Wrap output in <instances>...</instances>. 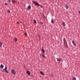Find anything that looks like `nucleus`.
<instances>
[{
    "mask_svg": "<svg viewBox=\"0 0 80 80\" xmlns=\"http://www.w3.org/2000/svg\"><path fill=\"white\" fill-rule=\"evenodd\" d=\"M40 73L41 74V75H45V74L43 73V72L42 71L40 72Z\"/></svg>",
    "mask_w": 80,
    "mask_h": 80,
    "instance_id": "obj_10",
    "label": "nucleus"
},
{
    "mask_svg": "<svg viewBox=\"0 0 80 80\" xmlns=\"http://www.w3.org/2000/svg\"><path fill=\"white\" fill-rule=\"evenodd\" d=\"M51 23H54V21L53 20V19H52L51 20Z\"/></svg>",
    "mask_w": 80,
    "mask_h": 80,
    "instance_id": "obj_15",
    "label": "nucleus"
},
{
    "mask_svg": "<svg viewBox=\"0 0 80 80\" xmlns=\"http://www.w3.org/2000/svg\"><path fill=\"white\" fill-rule=\"evenodd\" d=\"M63 44H64V46H65V41L66 42H67V41H66V39H65V38L64 37L63 38Z\"/></svg>",
    "mask_w": 80,
    "mask_h": 80,
    "instance_id": "obj_4",
    "label": "nucleus"
},
{
    "mask_svg": "<svg viewBox=\"0 0 80 80\" xmlns=\"http://www.w3.org/2000/svg\"><path fill=\"white\" fill-rule=\"evenodd\" d=\"M5 72H6V73H8V71H7V70H6L5 71Z\"/></svg>",
    "mask_w": 80,
    "mask_h": 80,
    "instance_id": "obj_22",
    "label": "nucleus"
},
{
    "mask_svg": "<svg viewBox=\"0 0 80 80\" xmlns=\"http://www.w3.org/2000/svg\"><path fill=\"white\" fill-rule=\"evenodd\" d=\"M40 57H41V56H42V55H41V54H40Z\"/></svg>",
    "mask_w": 80,
    "mask_h": 80,
    "instance_id": "obj_31",
    "label": "nucleus"
},
{
    "mask_svg": "<svg viewBox=\"0 0 80 80\" xmlns=\"http://www.w3.org/2000/svg\"><path fill=\"white\" fill-rule=\"evenodd\" d=\"M2 43L0 42V46L2 47Z\"/></svg>",
    "mask_w": 80,
    "mask_h": 80,
    "instance_id": "obj_19",
    "label": "nucleus"
},
{
    "mask_svg": "<svg viewBox=\"0 0 80 80\" xmlns=\"http://www.w3.org/2000/svg\"><path fill=\"white\" fill-rule=\"evenodd\" d=\"M5 5H8V3H7V2H5Z\"/></svg>",
    "mask_w": 80,
    "mask_h": 80,
    "instance_id": "obj_24",
    "label": "nucleus"
},
{
    "mask_svg": "<svg viewBox=\"0 0 80 80\" xmlns=\"http://www.w3.org/2000/svg\"><path fill=\"white\" fill-rule=\"evenodd\" d=\"M43 18H44H44H45V16H43Z\"/></svg>",
    "mask_w": 80,
    "mask_h": 80,
    "instance_id": "obj_30",
    "label": "nucleus"
},
{
    "mask_svg": "<svg viewBox=\"0 0 80 80\" xmlns=\"http://www.w3.org/2000/svg\"><path fill=\"white\" fill-rule=\"evenodd\" d=\"M14 40H15V42H17V40H18V39H17V38H15Z\"/></svg>",
    "mask_w": 80,
    "mask_h": 80,
    "instance_id": "obj_18",
    "label": "nucleus"
},
{
    "mask_svg": "<svg viewBox=\"0 0 80 80\" xmlns=\"http://www.w3.org/2000/svg\"><path fill=\"white\" fill-rule=\"evenodd\" d=\"M72 43H73V45H74L75 46H76V43H75V42L73 41H72Z\"/></svg>",
    "mask_w": 80,
    "mask_h": 80,
    "instance_id": "obj_8",
    "label": "nucleus"
},
{
    "mask_svg": "<svg viewBox=\"0 0 80 80\" xmlns=\"http://www.w3.org/2000/svg\"><path fill=\"white\" fill-rule=\"evenodd\" d=\"M34 22L35 23H37V21H36L34 19Z\"/></svg>",
    "mask_w": 80,
    "mask_h": 80,
    "instance_id": "obj_21",
    "label": "nucleus"
},
{
    "mask_svg": "<svg viewBox=\"0 0 80 80\" xmlns=\"http://www.w3.org/2000/svg\"><path fill=\"white\" fill-rule=\"evenodd\" d=\"M42 56L44 58H46V57H45V54H44L43 53L42 54Z\"/></svg>",
    "mask_w": 80,
    "mask_h": 80,
    "instance_id": "obj_14",
    "label": "nucleus"
},
{
    "mask_svg": "<svg viewBox=\"0 0 80 80\" xmlns=\"http://www.w3.org/2000/svg\"><path fill=\"white\" fill-rule=\"evenodd\" d=\"M57 61H59L60 62H61V59L60 58H59L58 59Z\"/></svg>",
    "mask_w": 80,
    "mask_h": 80,
    "instance_id": "obj_17",
    "label": "nucleus"
},
{
    "mask_svg": "<svg viewBox=\"0 0 80 80\" xmlns=\"http://www.w3.org/2000/svg\"><path fill=\"white\" fill-rule=\"evenodd\" d=\"M79 15H80V11H79Z\"/></svg>",
    "mask_w": 80,
    "mask_h": 80,
    "instance_id": "obj_28",
    "label": "nucleus"
},
{
    "mask_svg": "<svg viewBox=\"0 0 80 80\" xmlns=\"http://www.w3.org/2000/svg\"><path fill=\"white\" fill-rule=\"evenodd\" d=\"M8 2H9V3H10V0H9Z\"/></svg>",
    "mask_w": 80,
    "mask_h": 80,
    "instance_id": "obj_29",
    "label": "nucleus"
},
{
    "mask_svg": "<svg viewBox=\"0 0 80 80\" xmlns=\"http://www.w3.org/2000/svg\"><path fill=\"white\" fill-rule=\"evenodd\" d=\"M17 23L18 25V24H20V22H17Z\"/></svg>",
    "mask_w": 80,
    "mask_h": 80,
    "instance_id": "obj_27",
    "label": "nucleus"
},
{
    "mask_svg": "<svg viewBox=\"0 0 80 80\" xmlns=\"http://www.w3.org/2000/svg\"><path fill=\"white\" fill-rule=\"evenodd\" d=\"M7 70V67H5L4 69H2V72H5V71Z\"/></svg>",
    "mask_w": 80,
    "mask_h": 80,
    "instance_id": "obj_3",
    "label": "nucleus"
},
{
    "mask_svg": "<svg viewBox=\"0 0 80 80\" xmlns=\"http://www.w3.org/2000/svg\"><path fill=\"white\" fill-rule=\"evenodd\" d=\"M27 73L28 75H30V72L29 71H27Z\"/></svg>",
    "mask_w": 80,
    "mask_h": 80,
    "instance_id": "obj_6",
    "label": "nucleus"
},
{
    "mask_svg": "<svg viewBox=\"0 0 80 80\" xmlns=\"http://www.w3.org/2000/svg\"><path fill=\"white\" fill-rule=\"evenodd\" d=\"M52 75H53L52 74Z\"/></svg>",
    "mask_w": 80,
    "mask_h": 80,
    "instance_id": "obj_32",
    "label": "nucleus"
},
{
    "mask_svg": "<svg viewBox=\"0 0 80 80\" xmlns=\"http://www.w3.org/2000/svg\"><path fill=\"white\" fill-rule=\"evenodd\" d=\"M40 23L41 24V25H43V22H40Z\"/></svg>",
    "mask_w": 80,
    "mask_h": 80,
    "instance_id": "obj_26",
    "label": "nucleus"
},
{
    "mask_svg": "<svg viewBox=\"0 0 80 80\" xmlns=\"http://www.w3.org/2000/svg\"><path fill=\"white\" fill-rule=\"evenodd\" d=\"M0 68H3L4 67V66H3V65L2 64H1L0 66Z\"/></svg>",
    "mask_w": 80,
    "mask_h": 80,
    "instance_id": "obj_9",
    "label": "nucleus"
},
{
    "mask_svg": "<svg viewBox=\"0 0 80 80\" xmlns=\"http://www.w3.org/2000/svg\"><path fill=\"white\" fill-rule=\"evenodd\" d=\"M64 5L65 8H66L67 9H68V5L65 4H64Z\"/></svg>",
    "mask_w": 80,
    "mask_h": 80,
    "instance_id": "obj_5",
    "label": "nucleus"
},
{
    "mask_svg": "<svg viewBox=\"0 0 80 80\" xmlns=\"http://www.w3.org/2000/svg\"><path fill=\"white\" fill-rule=\"evenodd\" d=\"M41 51L42 52H43V54H44V53H45V50H44V49H42L41 50Z\"/></svg>",
    "mask_w": 80,
    "mask_h": 80,
    "instance_id": "obj_13",
    "label": "nucleus"
},
{
    "mask_svg": "<svg viewBox=\"0 0 80 80\" xmlns=\"http://www.w3.org/2000/svg\"><path fill=\"white\" fill-rule=\"evenodd\" d=\"M62 25L63 26H65V23L64 22H63Z\"/></svg>",
    "mask_w": 80,
    "mask_h": 80,
    "instance_id": "obj_16",
    "label": "nucleus"
},
{
    "mask_svg": "<svg viewBox=\"0 0 80 80\" xmlns=\"http://www.w3.org/2000/svg\"><path fill=\"white\" fill-rule=\"evenodd\" d=\"M8 12L9 13H10V10H8Z\"/></svg>",
    "mask_w": 80,
    "mask_h": 80,
    "instance_id": "obj_25",
    "label": "nucleus"
},
{
    "mask_svg": "<svg viewBox=\"0 0 80 80\" xmlns=\"http://www.w3.org/2000/svg\"><path fill=\"white\" fill-rule=\"evenodd\" d=\"M12 3H13V4H14V3H16V1L15 0H12Z\"/></svg>",
    "mask_w": 80,
    "mask_h": 80,
    "instance_id": "obj_11",
    "label": "nucleus"
},
{
    "mask_svg": "<svg viewBox=\"0 0 80 80\" xmlns=\"http://www.w3.org/2000/svg\"><path fill=\"white\" fill-rule=\"evenodd\" d=\"M11 72L14 75L16 74V72L14 70V69L12 70H11Z\"/></svg>",
    "mask_w": 80,
    "mask_h": 80,
    "instance_id": "obj_2",
    "label": "nucleus"
},
{
    "mask_svg": "<svg viewBox=\"0 0 80 80\" xmlns=\"http://www.w3.org/2000/svg\"><path fill=\"white\" fill-rule=\"evenodd\" d=\"M24 35L25 36H27V32H25Z\"/></svg>",
    "mask_w": 80,
    "mask_h": 80,
    "instance_id": "obj_23",
    "label": "nucleus"
},
{
    "mask_svg": "<svg viewBox=\"0 0 80 80\" xmlns=\"http://www.w3.org/2000/svg\"><path fill=\"white\" fill-rule=\"evenodd\" d=\"M32 2L33 3H34L35 5L36 6H38V7H42V6H40V4L38 3V2H35V1H32Z\"/></svg>",
    "mask_w": 80,
    "mask_h": 80,
    "instance_id": "obj_1",
    "label": "nucleus"
},
{
    "mask_svg": "<svg viewBox=\"0 0 80 80\" xmlns=\"http://www.w3.org/2000/svg\"><path fill=\"white\" fill-rule=\"evenodd\" d=\"M66 44L67 47H68V45L67 44V42H66Z\"/></svg>",
    "mask_w": 80,
    "mask_h": 80,
    "instance_id": "obj_20",
    "label": "nucleus"
},
{
    "mask_svg": "<svg viewBox=\"0 0 80 80\" xmlns=\"http://www.w3.org/2000/svg\"><path fill=\"white\" fill-rule=\"evenodd\" d=\"M72 80H77V79H76V78L75 77H73L72 78Z\"/></svg>",
    "mask_w": 80,
    "mask_h": 80,
    "instance_id": "obj_12",
    "label": "nucleus"
},
{
    "mask_svg": "<svg viewBox=\"0 0 80 80\" xmlns=\"http://www.w3.org/2000/svg\"><path fill=\"white\" fill-rule=\"evenodd\" d=\"M28 9H29V10H30L31 9V6L30 5H29L28 6Z\"/></svg>",
    "mask_w": 80,
    "mask_h": 80,
    "instance_id": "obj_7",
    "label": "nucleus"
}]
</instances>
